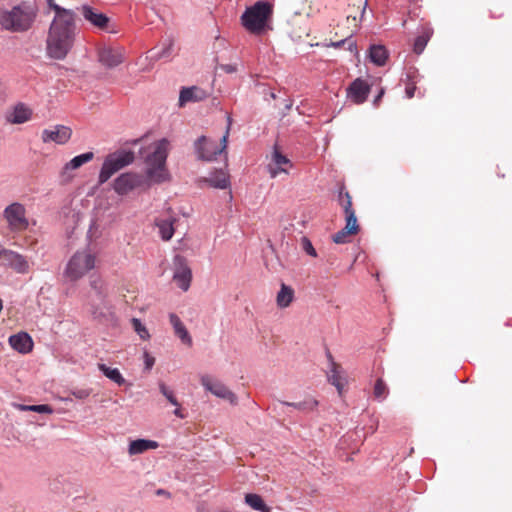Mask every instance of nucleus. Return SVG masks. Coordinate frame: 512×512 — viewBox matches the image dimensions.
I'll list each match as a JSON object with an SVG mask.
<instances>
[{"mask_svg":"<svg viewBox=\"0 0 512 512\" xmlns=\"http://www.w3.org/2000/svg\"><path fill=\"white\" fill-rule=\"evenodd\" d=\"M72 136V130L63 125H57L53 129H45L42 132L41 139L44 143L55 142L63 145L67 143Z\"/></svg>","mask_w":512,"mask_h":512,"instance_id":"nucleus-12","label":"nucleus"},{"mask_svg":"<svg viewBox=\"0 0 512 512\" xmlns=\"http://www.w3.org/2000/svg\"><path fill=\"white\" fill-rule=\"evenodd\" d=\"M219 68L225 73L231 74L237 71V67L234 64H221Z\"/></svg>","mask_w":512,"mask_h":512,"instance_id":"nucleus-45","label":"nucleus"},{"mask_svg":"<svg viewBox=\"0 0 512 512\" xmlns=\"http://www.w3.org/2000/svg\"><path fill=\"white\" fill-rule=\"evenodd\" d=\"M173 279L176 282L177 286L181 288L183 291H187L189 289L192 279V273L191 269L186 263V260L181 256H177L175 258V270Z\"/></svg>","mask_w":512,"mask_h":512,"instance_id":"nucleus-11","label":"nucleus"},{"mask_svg":"<svg viewBox=\"0 0 512 512\" xmlns=\"http://www.w3.org/2000/svg\"><path fill=\"white\" fill-rule=\"evenodd\" d=\"M98 368L107 378L116 384L123 385L125 383L124 377L117 368H111L105 364H98Z\"/></svg>","mask_w":512,"mask_h":512,"instance_id":"nucleus-33","label":"nucleus"},{"mask_svg":"<svg viewBox=\"0 0 512 512\" xmlns=\"http://www.w3.org/2000/svg\"><path fill=\"white\" fill-rule=\"evenodd\" d=\"M173 222L171 218L156 220V226L159 228L161 238L165 241L170 240L174 234Z\"/></svg>","mask_w":512,"mask_h":512,"instance_id":"nucleus-31","label":"nucleus"},{"mask_svg":"<svg viewBox=\"0 0 512 512\" xmlns=\"http://www.w3.org/2000/svg\"><path fill=\"white\" fill-rule=\"evenodd\" d=\"M48 1V4H49V7L54 11V15H56V9L57 8H62L61 6H59L58 4H56L54 2V0H47Z\"/></svg>","mask_w":512,"mask_h":512,"instance_id":"nucleus-50","label":"nucleus"},{"mask_svg":"<svg viewBox=\"0 0 512 512\" xmlns=\"http://www.w3.org/2000/svg\"><path fill=\"white\" fill-rule=\"evenodd\" d=\"M231 125V118L228 117V126L225 134L220 140V144L218 145L215 141L208 139L205 136H201L195 143V148L198 154V157L202 160L212 161L215 157L224 152L227 147V140L229 136Z\"/></svg>","mask_w":512,"mask_h":512,"instance_id":"nucleus-7","label":"nucleus"},{"mask_svg":"<svg viewBox=\"0 0 512 512\" xmlns=\"http://www.w3.org/2000/svg\"><path fill=\"white\" fill-rule=\"evenodd\" d=\"M201 384L207 391L211 392L216 397L227 400L233 405L237 404V396L223 383L213 380L208 375H203L201 377Z\"/></svg>","mask_w":512,"mask_h":512,"instance_id":"nucleus-10","label":"nucleus"},{"mask_svg":"<svg viewBox=\"0 0 512 512\" xmlns=\"http://www.w3.org/2000/svg\"><path fill=\"white\" fill-rule=\"evenodd\" d=\"M144 358H145V368L147 370H150L155 363V358L150 356L147 352H145Z\"/></svg>","mask_w":512,"mask_h":512,"instance_id":"nucleus-46","label":"nucleus"},{"mask_svg":"<svg viewBox=\"0 0 512 512\" xmlns=\"http://www.w3.org/2000/svg\"><path fill=\"white\" fill-rule=\"evenodd\" d=\"M294 299V290L282 283L280 291L277 293L276 303L280 308L288 307Z\"/></svg>","mask_w":512,"mask_h":512,"instance_id":"nucleus-28","label":"nucleus"},{"mask_svg":"<svg viewBox=\"0 0 512 512\" xmlns=\"http://www.w3.org/2000/svg\"><path fill=\"white\" fill-rule=\"evenodd\" d=\"M172 47V42L169 43L168 47L164 49L160 54L157 55L158 58H163L169 55V51Z\"/></svg>","mask_w":512,"mask_h":512,"instance_id":"nucleus-49","label":"nucleus"},{"mask_svg":"<svg viewBox=\"0 0 512 512\" xmlns=\"http://www.w3.org/2000/svg\"><path fill=\"white\" fill-rule=\"evenodd\" d=\"M37 15L36 4L24 1L10 9L0 10V26L9 32H26L33 27Z\"/></svg>","mask_w":512,"mask_h":512,"instance_id":"nucleus-2","label":"nucleus"},{"mask_svg":"<svg viewBox=\"0 0 512 512\" xmlns=\"http://www.w3.org/2000/svg\"><path fill=\"white\" fill-rule=\"evenodd\" d=\"M416 77H417V71H412L407 73L408 82L405 87V94L408 99H411L415 95L416 91Z\"/></svg>","mask_w":512,"mask_h":512,"instance_id":"nucleus-38","label":"nucleus"},{"mask_svg":"<svg viewBox=\"0 0 512 512\" xmlns=\"http://www.w3.org/2000/svg\"><path fill=\"white\" fill-rule=\"evenodd\" d=\"M91 287L95 292L97 300L105 306V299L108 295L105 284L100 280H95L91 283Z\"/></svg>","mask_w":512,"mask_h":512,"instance_id":"nucleus-37","label":"nucleus"},{"mask_svg":"<svg viewBox=\"0 0 512 512\" xmlns=\"http://www.w3.org/2000/svg\"><path fill=\"white\" fill-rule=\"evenodd\" d=\"M9 343L13 349L22 354L29 353L33 348L32 338L25 332L10 336Z\"/></svg>","mask_w":512,"mask_h":512,"instance_id":"nucleus-21","label":"nucleus"},{"mask_svg":"<svg viewBox=\"0 0 512 512\" xmlns=\"http://www.w3.org/2000/svg\"><path fill=\"white\" fill-rule=\"evenodd\" d=\"M9 249H5L1 244H0V264L2 265L3 261H4V258L6 257V253H8Z\"/></svg>","mask_w":512,"mask_h":512,"instance_id":"nucleus-48","label":"nucleus"},{"mask_svg":"<svg viewBox=\"0 0 512 512\" xmlns=\"http://www.w3.org/2000/svg\"><path fill=\"white\" fill-rule=\"evenodd\" d=\"M281 404L287 405L290 407H294L295 409L308 413L314 411L318 406V401L313 397H307L303 401L300 402H285L282 401Z\"/></svg>","mask_w":512,"mask_h":512,"instance_id":"nucleus-29","label":"nucleus"},{"mask_svg":"<svg viewBox=\"0 0 512 512\" xmlns=\"http://www.w3.org/2000/svg\"><path fill=\"white\" fill-rule=\"evenodd\" d=\"M207 97L208 93L197 86L183 88L179 95V106L183 107L188 102L202 101Z\"/></svg>","mask_w":512,"mask_h":512,"instance_id":"nucleus-20","label":"nucleus"},{"mask_svg":"<svg viewBox=\"0 0 512 512\" xmlns=\"http://www.w3.org/2000/svg\"><path fill=\"white\" fill-rule=\"evenodd\" d=\"M94 158L93 152H86L81 155L75 156L73 159H71L69 162L65 164L63 167L60 177L62 181L69 182L73 175L71 173L72 170H76L80 168L82 165L90 162Z\"/></svg>","mask_w":512,"mask_h":512,"instance_id":"nucleus-13","label":"nucleus"},{"mask_svg":"<svg viewBox=\"0 0 512 512\" xmlns=\"http://www.w3.org/2000/svg\"><path fill=\"white\" fill-rule=\"evenodd\" d=\"M32 109L23 103H18L5 114V119L10 124H23L31 120Z\"/></svg>","mask_w":512,"mask_h":512,"instance_id":"nucleus-16","label":"nucleus"},{"mask_svg":"<svg viewBox=\"0 0 512 512\" xmlns=\"http://www.w3.org/2000/svg\"><path fill=\"white\" fill-rule=\"evenodd\" d=\"M370 92V86L366 81L357 78L354 80L347 89L348 97L355 104H362L366 101Z\"/></svg>","mask_w":512,"mask_h":512,"instance_id":"nucleus-15","label":"nucleus"},{"mask_svg":"<svg viewBox=\"0 0 512 512\" xmlns=\"http://www.w3.org/2000/svg\"><path fill=\"white\" fill-rule=\"evenodd\" d=\"M169 320L171 325L173 326L175 335L179 337L182 343L188 346H192V337L190 336L188 330L186 329L181 319L176 314L171 313L169 315Z\"/></svg>","mask_w":512,"mask_h":512,"instance_id":"nucleus-22","label":"nucleus"},{"mask_svg":"<svg viewBox=\"0 0 512 512\" xmlns=\"http://www.w3.org/2000/svg\"><path fill=\"white\" fill-rule=\"evenodd\" d=\"M77 34L76 13L57 8L47 35V53L51 58L64 59L72 49Z\"/></svg>","mask_w":512,"mask_h":512,"instance_id":"nucleus-1","label":"nucleus"},{"mask_svg":"<svg viewBox=\"0 0 512 512\" xmlns=\"http://www.w3.org/2000/svg\"><path fill=\"white\" fill-rule=\"evenodd\" d=\"M145 179L141 174L126 172L114 180L113 188L118 195H127L136 188L141 187Z\"/></svg>","mask_w":512,"mask_h":512,"instance_id":"nucleus-9","label":"nucleus"},{"mask_svg":"<svg viewBox=\"0 0 512 512\" xmlns=\"http://www.w3.org/2000/svg\"><path fill=\"white\" fill-rule=\"evenodd\" d=\"M301 244H302L303 250L308 255H310L312 257H316L317 256V252H316L315 248L313 247L311 241L307 237H302Z\"/></svg>","mask_w":512,"mask_h":512,"instance_id":"nucleus-42","label":"nucleus"},{"mask_svg":"<svg viewBox=\"0 0 512 512\" xmlns=\"http://www.w3.org/2000/svg\"><path fill=\"white\" fill-rule=\"evenodd\" d=\"M345 227L348 231H352L353 233L357 234L359 232V225L357 221V217L355 212H349L345 213Z\"/></svg>","mask_w":512,"mask_h":512,"instance_id":"nucleus-41","label":"nucleus"},{"mask_svg":"<svg viewBox=\"0 0 512 512\" xmlns=\"http://www.w3.org/2000/svg\"><path fill=\"white\" fill-rule=\"evenodd\" d=\"M433 34V30L430 27H422L420 34L416 37L414 45H413V51L416 54H421L428 41L430 40L431 36Z\"/></svg>","mask_w":512,"mask_h":512,"instance_id":"nucleus-27","label":"nucleus"},{"mask_svg":"<svg viewBox=\"0 0 512 512\" xmlns=\"http://www.w3.org/2000/svg\"><path fill=\"white\" fill-rule=\"evenodd\" d=\"M383 93H384V91H383V90H381V91H380V93H379V95H377V97H376V99H375V102H377V101L382 97Z\"/></svg>","mask_w":512,"mask_h":512,"instance_id":"nucleus-51","label":"nucleus"},{"mask_svg":"<svg viewBox=\"0 0 512 512\" xmlns=\"http://www.w3.org/2000/svg\"><path fill=\"white\" fill-rule=\"evenodd\" d=\"M159 390L162 393V395L174 406H176V409L174 410V415L179 418H184V415L181 412L180 409V403L178 402L177 398L174 395V392L170 390L165 383L160 382L159 383Z\"/></svg>","mask_w":512,"mask_h":512,"instance_id":"nucleus-32","label":"nucleus"},{"mask_svg":"<svg viewBox=\"0 0 512 512\" xmlns=\"http://www.w3.org/2000/svg\"><path fill=\"white\" fill-rule=\"evenodd\" d=\"M292 167L291 161L277 149L272 154V160L268 165V171L272 178L277 177L280 173L288 174Z\"/></svg>","mask_w":512,"mask_h":512,"instance_id":"nucleus-14","label":"nucleus"},{"mask_svg":"<svg viewBox=\"0 0 512 512\" xmlns=\"http://www.w3.org/2000/svg\"><path fill=\"white\" fill-rule=\"evenodd\" d=\"M210 186L218 189H226L230 186L229 175L224 170H216L205 179Z\"/></svg>","mask_w":512,"mask_h":512,"instance_id":"nucleus-24","label":"nucleus"},{"mask_svg":"<svg viewBox=\"0 0 512 512\" xmlns=\"http://www.w3.org/2000/svg\"><path fill=\"white\" fill-rule=\"evenodd\" d=\"M96 255L90 249L77 251L69 259L64 276L69 281H78L96 266Z\"/></svg>","mask_w":512,"mask_h":512,"instance_id":"nucleus-4","label":"nucleus"},{"mask_svg":"<svg viewBox=\"0 0 512 512\" xmlns=\"http://www.w3.org/2000/svg\"><path fill=\"white\" fill-rule=\"evenodd\" d=\"M134 158L132 151H119L108 155L99 173V184L107 182L113 174L133 163Z\"/></svg>","mask_w":512,"mask_h":512,"instance_id":"nucleus-6","label":"nucleus"},{"mask_svg":"<svg viewBox=\"0 0 512 512\" xmlns=\"http://www.w3.org/2000/svg\"><path fill=\"white\" fill-rule=\"evenodd\" d=\"M132 327L134 331L139 335L142 340H148L150 338V334L147 328L142 324L140 319L132 318L131 320Z\"/></svg>","mask_w":512,"mask_h":512,"instance_id":"nucleus-40","label":"nucleus"},{"mask_svg":"<svg viewBox=\"0 0 512 512\" xmlns=\"http://www.w3.org/2000/svg\"><path fill=\"white\" fill-rule=\"evenodd\" d=\"M245 503L252 509L260 512H270L271 508L265 504L262 497L258 494L248 493L245 495Z\"/></svg>","mask_w":512,"mask_h":512,"instance_id":"nucleus-30","label":"nucleus"},{"mask_svg":"<svg viewBox=\"0 0 512 512\" xmlns=\"http://www.w3.org/2000/svg\"><path fill=\"white\" fill-rule=\"evenodd\" d=\"M91 313L94 315L95 318L104 316V312L100 310L98 307H95L94 305H92Z\"/></svg>","mask_w":512,"mask_h":512,"instance_id":"nucleus-47","label":"nucleus"},{"mask_svg":"<svg viewBox=\"0 0 512 512\" xmlns=\"http://www.w3.org/2000/svg\"><path fill=\"white\" fill-rule=\"evenodd\" d=\"M356 235L355 233H353L352 231H348L347 232V228L344 227L342 228L340 231H338L337 233H335L333 236H332V239L333 241L336 243V244H345V243H348L350 242V238L352 236Z\"/></svg>","mask_w":512,"mask_h":512,"instance_id":"nucleus-39","label":"nucleus"},{"mask_svg":"<svg viewBox=\"0 0 512 512\" xmlns=\"http://www.w3.org/2000/svg\"><path fill=\"white\" fill-rule=\"evenodd\" d=\"M157 493H158L159 495H160V494H164V490H161V489H160V490H158V492H157Z\"/></svg>","mask_w":512,"mask_h":512,"instance_id":"nucleus-53","label":"nucleus"},{"mask_svg":"<svg viewBox=\"0 0 512 512\" xmlns=\"http://www.w3.org/2000/svg\"><path fill=\"white\" fill-rule=\"evenodd\" d=\"M328 379L329 382L336 387L338 393L341 395L346 385V380L342 376L340 365L335 362L332 363V368Z\"/></svg>","mask_w":512,"mask_h":512,"instance_id":"nucleus-25","label":"nucleus"},{"mask_svg":"<svg viewBox=\"0 0 512 512\" xmlns=\"http://www.w3.org/2000/svg\"><path fill=\"white\" fill-rule=\"evenodd\" d=\"M82 15L85 20L91 23L98 29H106L109 23V18L97 10L93 9L90 6L84 5L82 7Z\"/></svg>","mask_w":512,"mask_h":512,"instance_id":"nucleus-19","label":"nucleus"},{"mask_svg":"<svg viewBox=\"0 0 512 512\" xmlns=\"http://www.w3.org/2000/svg\"><path fill=\"white\" fill-rule=\"evenodd\" d=\"M159 444L153 440L147 439H136L130 442L128 447L129 455H138L142 454L148 450L158 448Z\"/></svg>","mask_w":512,"mask_h":512,"instance_id":"nucleus-23","label":"nucleus"},{"mask_svg":"<svg viewBox=\"0 0 512 512\" xmlns=\"http://www.w3.org/2000/svg\"><path fill=\"white\" fill-rule=\"evenodd\" d=\"M338 202L340 206L343 208L344 214L349 212H355V210L352 207V197L349 194V192L345 190L344 187H342L339 191Z\"/></svg>","mask_w":512,"mask_h":512,"instance_id":"nucleus-34","label":"nucleus"},{"mask_svg":"<svg viewBox=\"0 0 512 512\" xmlns=\"http://www.w3.org/2000/svg\"><path fill=\"white\" fill-rule=\"evenodd\" d=\"M169 142L166 139L153 144V151L146 158L147 176L150 180L160 183L166 179L165 163L168 156Z\"/></svg>","mask_w":512,"mask_h":512,"instance_id":"nucleus-5","label":"nucleus"},{"mask_svg":"<svg viewBox=\"0 0 512 512\" xmlns=\"http://www.w3.org/2000/svg\"><path fill=\"white\" fill-rule=\"evenodd\" d=\"M345 42H348L350 50H356V43L350 39H345L337 42H333L331 45L335 48L341 47Z\"/></svg>","mask_w":512,"mask_h":512,"instance_id":"nucleus-44","label":"nucleus"},{"mask_svg":"<svg viewBox=\"0 0 512 512\" xmlns=\"http://www.w3.org/2000/svg\"><path fill=\"white\" fill-rule=\"evenodd\" d=\"M14 407L20 411H33L37 413H46L51 414L53 409L50 405L41 404V405H24V404H14Z\"/></svg>","mask_w":512,"mask_h":512,"instance_id":"nucleus-35","label":"nucleus"},{"mask_svg":"<svg viewBox=\"0 0 512 512\" xmlns=\"http://www.w3.org/2000/svg\"><path fill=\"white\" fill-rule=\"evenodd\" d=\"M2 265L13 269L20 274H26L30 270V264L26 257L12 250H9L8 253H6V257L4 258Z\"/></svg>","mask_w":512,"mask_h":512,"instance_id":"nucleus-17","label":"nucleus"},{"mask_svg":"<svg viewBox=\"0 0 512 512\" xmlns=\"http://www.w3.org/2000/svg\"><path fill=\"white\" fill-rule=\"evenodd\" d=\"M2 308H3V304H2V300L0 299V312L2 311Z\"/></svg>","mask_w":512,"mask_h":512,"instance_id":"nucleus-52","label":"nucleus"},{"mask_svg":"<svg viewBox=\"0 0 512 512\" xmlns=\"http://www.w3.org/2000/svg\"><path fill=\"white\" fill-rule=\"evenodd\" d=\"M369 58L377 66H383L388 59V51L383 45H372L369 49Z\"/></svg>","mask_w":512,"mask_h":512,"instance_id":"nucleus-26","label":"nucleus"},{"mask_svg":"<svg viewBox=\"0 0 512 512\" xmlns=\"http://www.w3.org/2000/svg\"><path fill=\"white\" fill-rule=\"evenodd\" d=\"M389 394V388L382 378H378L374 384L373 395L376 399L383 400Z\"/></svg>","mask_w":512,"mask_h":512,"instance_id":"nucleus-36","label":"nucleus"},{"mask_svg":"<svg viewBox=\"0 0 512 512\" xmlns=\"http://www.w3.org/2000/svg\"><path fill=\"white\" fill-rule=\"evenodd\" d=\"M99 61L108 68H114L123 62L121 49L103 48L99 51Z\"/></svg>","mask_w":512,"mask_h":512,"instance_id":"nucleus-18","label":"nucleus"},{"mask_svg":"<svg viewBox=\"0 0 512 512\" xmlns=\"http://www.w3.org/2000/svg\"><path fill=\"white\" fill-rule=\"evenodd\" d=\"M273 13L272 5L267 1H257L247 7L241 16V24L251 34L261 35L269 25Z\"/></svg>","mask_w":512,"mask_h":512,"instance_id":"nucleus-3","label":"nucleus"},{"mask_svg":"<svg viewBox=\"0 0 512 512\" xmlns=\"http://www.w3.org/2000/svg\"><path fill=\"white\" fill-rule=\"evenodd\" d=\"M3 216L8 223V227L13 232H21L27 229L29 222L26 218L25 207L18 202L8 205Z\"/></svg>","mask_w":512,"mask_h":512,"instance_id":"nucleus-8","label":"nucleus"},{"mask_svg":"<svg viewBox=\"0 0 512 512\" xmlns=\"http://www.w3.org/2000/svg\"><path fill=\"white\" fill-rule=\"evenodd\" d=\"M92 390L88 388H78L71 391L72 396L77 399H86L90 396Z\"/></svg>","mask_w":512,"mask_h":512,"instance_id":"nucleus-43","label":"nucleus"}]
</instances>
